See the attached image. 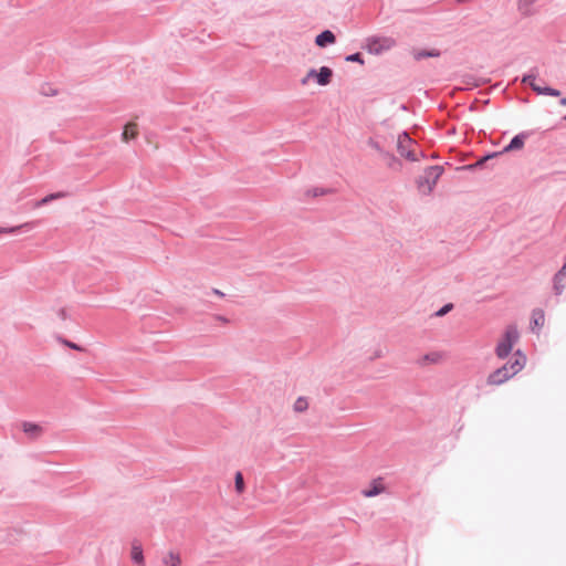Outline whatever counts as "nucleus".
<instances>
[{
	"mask_svg": "<svg viewBox=\"0 0 566 566\" xmlns=\"http://www.w3.org/2000/svg\"><path fill=\"white\" fill-rule=\"evenodd\" d=\"M310 81H311V78H307V75H305V76L301 80V84H302V85H307Z\"/></svg>",
	"mask_w": 566,
	"mask_h": 566,
	"instance_id": "c9c22d12",
	"label": "nucleus"
},
{
	"mask_svg": "<svg viewBox=\"0 0 566 566\" xmlns=\"http://www.w3.org/2000/svg\"><path fill=\"white\" fill-rule=\"evenodd\" d=\"M544 322H545V315H544L543 310H541V308L533 310L532 323L534 324V326L542 327L544 325Z\"/></svg>",
	"mask_w": 566,
	"mask_h": 566,
	"instance_id": "5701e85b",
	"label": "nucleus"
},
{
	"mask_svg": "<svg viewBox=\"0 0 566 566\" xmlns=\"http://www.w3.org/2000/svg\"><path fill=\"white\" fill-rule=\"evenodd\" d=\"M19 428L30 440H36L43 434V427L34 422L22 421Z\"/></svg>",
	"mask_w": 566,
	"mask_h": 566,
	"instance_id": "0eeeda50",
	"label": "nucleus"
},
{
	"mask_svg": "<svg viewBox=\"0 0 566 566\" xmlns=\"http://www.w3.org/2000/svg\"><path fill=\"white\" fill-rule=\"evenodd\" d=\"M564 119L566 120V115L564 116Z\"/></svg>",
	"mask_w": 566,
	"mask_h": 566,
	"instance_id": "37998d69",
	"label": "nucleus"
},
{
	"mask_svg": "<svg viewBox=\"0 0 566 566\" xmlns=\"http://www.w3.org/2000/svg\"><path fill=\"white\" fill-rule=\"evenodd\" d=\"M234 484H235V491L239 494H242L244 492V490H245V485H244L243 475H242L241 472H237L235 473Z\"/></svg>",
	"mask_w": 566,
	"mask_h": 566,
	"instance_id": "a878e982",
	"label": "nucleus"
},
{
	"mask_svg": "<svg viewBox=\"0 0 566 566\" xmlns=\"http://www.w3.org/2000/svg\"><path fill=\"white\" fill-rule=\"evenodd\" d=\"M54 94H55V92L54 93L44 92V95H54Z\"/></svg>",
	"mask_w": 566,
	"mask_h": 566,
	"instance_id": "79ce46f5",
	"label": "nucleus"
},
{
	"mask_svg": "<svg viewBox=\"0 0 566 566\" xmlns=\"http://www.w3.org/2000/svg\"><path fill=\"white\" fill-rule=\"evenodd\" d=\"M415 144V140L409 136L407 132H402L397 138V150L400 156L405 157L409 161H418L419 157L410 148Z\"/></svg>",
	"mask_w": 566,
	"mask_h": 566,
	"instance_id": "20e7f679",
	"label": "nucleus"
},
{
	"mask_svg": "<svg viewBox=\"0 0 566 566\" xmlns=\"http://www.w3.org/2000/svg\"><path fill=\"white\" fill-rule=\"evenodd\" d=\"M385 484L381 478L375 479L370 483V488L365 489L361 491L363 495L365 497H373L376 496L385 491Z\"/></svg>",
	"mask_w": 566,
	"mask_h": 566,
	"instance_id": "9b49d317",
	"label": "nucleus"
},
{
	"mask_svg": "<svg viewBox=\"0 0 566 566\" xmlns=\"http://www.w3.org/2000/svg\"><path fill=\"white\" fill-rule=\"evenodd\" d=\"M461 169L473 171L475 169H479V166H475V163H474V164L465 165Z\"/></svg>",
	"mask_w": 566,
	"mask_h": 566,
	"instance_id": "473e14b6",
	"label": "nucleus"
},
{
	"mask_svg": "<svg viewBox=\"0 0 566 566\" xmlns=\"http://www.w3.org/2000/svg\"><path fill=\"white\" fill-rule=\"evenodd\" d=\"M440 51L439 50H421V51H417L415 54H413V57L417 60V61H420L422 59H427V57H438L440 56Z\"/></svg>",
	"mask_w": 566,
	"mask_h": 566,
	"instance_id": "aec40b11",
	"label": "nucleus"
},
{
	"mask_svg": "<svg viewBox=\"0 0 566 566\" xmlns=\"http://www.w3.org/2000/svg\"><path fill=\"white\" fill-rule=\"evenodd\" d=\"M163 564L165 566H181V556L176 552H168L163 557Z\"/></svg>",
	"mask_w": 566,
	"mask_h": 566,
	"instance_id": "2eb2a0df",
	"label": "nucleus"
},
{
	"mask_svg": "<svg viewBox=\"0 0 566 566\" xmlns=\"http://www.w3.org/2000/svg\"><path fill=\"white\" fill-rule=\"evenodd\" d=\"M520 334L515 326H509L503 335V338L499 342L495 347V354L499 358H506L514 344L518 340Z\"/></svg>",
	"mask_w": 566,
	"mask_h": 566,
	"instance_id": "f03ea898",
	"label": "nucleus"
},
{
	"mask_svg": "<svg viewBox=\"0 0 566 566\" xmlns=\"http://www.w3.org/2000/svg\"><path fill=\"white\" fill-rule=\"evenodd\" d=\"M367 145L375 149L379 156L382 155V153L386 150L382 143H380V135H376L375 137H370L367 140Z\"/></svg>",
	"mask_w": 566,
	"mask_h": 566,
	"instance_id": "412c9836",
	"label": "nucleus"
},
{
	"mask_svg": "<svg viewBox=\"0 0 566 566\" xmlns=\"http://www.w3.org/2000/svg\"><path fill=\"white\" fill-rule=\"evenodd\" d=\"M59 340H60L62 344H64L65 346H67V347L72 348V349H74V350H78V352L84 350V348H83V347H81L80 345H77V344H75V343H73V342H71V340H67V339H65V338H61V337H59Z\"/></svg>",
	"mask_w": 566,
	"mask_h": 566,
	"instance_id": "c756f323",
	"label": "nucleus"
},
{
	"mask_svg": "<svg viewBox=\"0 0 566 566\" xmlns=\"http://www.w3.org/2000/svg\"><path fill=\"white\" fill-rule=\"evenodd\" d=\"M307 408L308 401L305 397H298L293 405V409L295 412H304L307 410Z\"/></svg>",
	"mask_w": 566,
	"mask_h": 566,
	"instance_id": "393cba45",
	"label": "nucleus"
},
{
	"mask_svg": "<svg viewBox=\"0 0 566 566\" xmlns=\"http://www.w3.org/2000/svg\"><path fill=\"white\" fill-rule=\"evenodd\" d=\"M132 559L139 564V565H143L144 564V555H143V549L139 545H136L134 544L133 547H132Z\"/></svg>",
	"mask_w": 566,
	"mask_h": 566,
	"instance_id": "b1692460",
	"label": "nucleus"
},
{
	"mask_svg": "<svg viewBox=\"0 0 566 566\" xmlns=\"http://www.w3.org/2000/svg\"><path fill=\"white\" fill-rule=\"evenodd\" d=\"M566 287V275L559 272L553 277V291L555 295H560Z\"/></svg>",
	"mask_w": 566,
	"mask_h": 566,
	"instance_id": "4468645a",
	"label": "nucleus"
},
{
	"mask_svg": "<svg viewBox=\"0 0 566 566\" xmlns=\"http://www.w3.org/2000/svg\"><path fill=\"white\" fill-rule=\"evenodd\" d=\"M219 321L223 322V323H227L228 322V318L223 317V316H218L217 317Z\"/></svg>",
	"mask_w": 566,
	"mask_h": 566,
	"instance_id": "58836bf2",
	"label": "nucleus"
},
{
	"mask_svg": "<svg viewBox=\"0 0 566 566\" xmlns=\"http://www.w3.org/2000/svg\"><path fill=\"white\" fill-rule=\"evenodd\" d=\"M442 172V166H430L426 168L423 175L420 176L417 181L420 191H422L424 195H429L433 190Z\"/></svg>",
	"mask_w": 566,
	"mask_h": 566,
	"instance_id": "f257e3e1",
	"label": "nucleus"
},
{
	"mask_svg": "<svg viewBox=\"0 0 566 566\" xmlns=\"http://www.w3.org/2000/svg\"><path fill=\"white\" fill-rule=\"evenodd\" d=\"M558 272L566 275V259H565L564 265L562 266V269Z\"/></svg>",
	"mask_w": 566,
	"mask_h": 566,
	"instance_id": "e433bc0d",
	"label": "nucleus"
},
{
	"mask_svg": "<svg viewBox=\"0 0 566 566\" xmlns=\"http://www.w3.org/2000/svg\"><path fill=\"white\" fill-rule=\"evenodd\" d=\"M509 379H511L509 374H506L505 370L500 367L488 376L486 382L491 386H500Z\"/></svg>",
	"mask_w": 566,
	"mask_h": 566,
	"instance_id": "9d476101",
	"label": "nucleus"
},
{
	"mask_svg": "<svg viewBox=\"0 0 566 566\" xmlns=\"http://www.w3.org/2000/svg\"><path fill=\"white\" fill-rule=\"evenodd\" d=\"M387 142V138L386 137H381L380 136V143H382V145L385 146V143Z\"/></svg>",
	"mask_w": 566,
	"mask_h": 566,
	"instance_id": "a19ab883",
	"label": "nucleus"
},
{
	"mask_svg": "<svg viewBox=\"0 0 566 566\" xmlns=\"http://www.w3.org/2000/svg\"><path fill=\"white\" fill-rule=\"evenodd\" d=\"M538 0H518L517 9L522 15L528 17L534 13L533 4Z\"/></svg>",
	"mask_w": 566,
	"mask_h": 566,
	"instance_id": "dca6fc26",
	"label": "nucleus"
},
{
	"mask_svg": "<svg viewBox=\"0 0 566 566\" xmlns=\"http://www.w3.org/2000/svg\"><path fill=\"white\" fill-rule=\"evenodd\" d=\"M396 45L395 39L390 36H370L366 40V49L369 53L378 55Z\"/></svg>",
	"mask_w": 566,
	"mask_h": 566,
	"instance_id": "7ed1b4c3",
	"label": "nucleus"
},
{
	"mask_svg": "<svg viewBox=\"0 0 566 566\" xmlns=\"http://www.w3.org/2000/svg\"><path fill=\"white\" fill-rule=\"evenodd\" d=\"M380 158L384 160L385 165L394 170V171H400L402 168L401 160L396 157L391 151L385 150L382 155H380Z\"/></svg>",
	"mask_w": 566,
	"mask_h": 566,
	"instance_id": "1a4fd4ad",
	"label": "nucleus"
},
{
	"mask_svg": "<svg viewBox=\"0 0 566 566\" xmlns=\"http://www.w3.org/2000/svg\"><path fill=\"white\" fill-rule=\"evenodd\" d=\"M345 60L347 62H357V63H360L363 64L364 63V60H363V56L360 53H354V54H349L345 57Z\"/></svg>",
	"mask_w": 566,
	"mask_h": 566,
	"instance_id": "7c9ffc66",
	"label": "nucleus"
},
{
	"mask_svg": "<svg viewBox=\"0 0 566 566\" xmlns=\"http://www.w3.org/2000/svg\"><path fill=\"white\" fill-rule=\"evenodd\" d=\"M382 357V352L380 349L376 350L374 356L371 357V359H375V358H380Z\"/></svg>",
	"mask_w": 566,
	"mask_h": 566,
	"instance_id": "f704fd0d",
	"label": "nucleus"
},
{
	"mask_svg": "<svg viewBox=\"0 0 566 566\" xmlns=\"http://www.w3.org/2000/svg\"><path fill=\"white\" fill-rule=\"evenodd\" d=\"M331 191H332L331 189H326V188H313V189L307 190L306 195L312 196V197H318V196H324Z\"/></svg>",
	"mask_w": 566,
	"mask_h": 566,
	"instance_id": "cd10ccee",
	"label": "nucleus"
},
{
	"mask_svg": "<svg viewBox=\"0 0 566 566\" xmlns=\"http://www.w3.org/2000/svg\"><path fill=\"white\" fill-rule=\"evenodd\" d=\"M536 80V73H530L523 76L522 82L524 84H528L532 90L538 94V95H547V96H554L557 97L560 95V92L556 88L549 87V86H539L535 83Z\"/></svg>",
	"mask_w": 566,
	"mask_h": 566,
	"instance_id": "39448f33",
	"label": "nucleus"
},
{
	"mask_svg": "<svg viewBox=\"0 0 566 566\" xmlns=\"http://www.w3.org/2000/svg\"><path fill=\"white\" fill-rule=\"evenodd\" d=\"M57 314H59V317L63 321L66 319V317H67L66 311L64 308H61Z\"/></svg>",
	"mask_w": 566,
	"mask_h": 566,
	"instance_id": "72a5a7b5",
	"label": "nucleus"
},
{
	"mask_svg": "<svg viewBox=\"0 0 566 566\" xmlns=\"http://www.w3.org/2000/svg\"><path fill=\"white\" fill-rule=\"evenodd\" d=\"M452 308H453V304L448 303V304L443 305L440 310H438L434 313V316L442 317V316L447 315L450 311H452Z\"/></svg>",
	"mask_w": 566,
	"mask_h": 566,
	"instance_id": "c85d7f7f",
	"label": "nucleus"
},
{
	"mask_svg": "<svg viewBox=\"0 0 566 566\" xmlns=\"http://www.w3.org/2000/svg\"><path fill=\"white\" fill-rule=\"evenodd\" d=\"M560 105L563 106H566V97H563L560 101H559Z\"/></svg>",
	"mask_w": 566,
	"mask_h": 566,
	"instance_id": "ea45409f",
	"label": "nucleus"
},
{
	"mask_svg": "<svg viewBox=\"0 0 566 566\" xmlns=\"http://www.w3.org/2000/svg\"><path fill=\"white\" fill-rule=\"evenodd\" d=\"M137 136V125L135 123H128L122 134V139L128 142Z\"/></svg>",
	"mask_w": 566,
	"mask_h": 566,
	"instance_id": "a211bd4d",
	"label": "nucleus"
},
{
	"mask_svg": "<svg viewBox=\"0 0 566 566\" xmlns=\"http://www.w3.org/2000/svg\"><path fill=\"white\" fill-rule=\"evenodd\" d=\"M528 137V133H525V132H522L517 135H515L511 142L509 143V145H506L501 153L504 154V153H510V151H514V150H520L523 148L524 144H525V140L526 138Z\"/></svg>",
	"mask_w": 566,
	"mask_h": 566,
	"instance_id": "6e6552de",
	"label": "nucleus"
},
{
	"mask_svg": "<svg viewBox=\"0 0 566 566\" xmlns=\"http://www.w3.org/2000/svg\"><path fill=\"white\" fill-rule=\"evenodd\" d=\"M500 155H501L500 151L488 154V155L481 157L478 161H475V166H479V168H482L488 160L495 158Z\"/></svg>",
	"mask_w": 566,
	"mask_h": 566,
	"instance_id": "bb28decb",
	"label": "nucleus"
},
{
	"mask_svg": "<svg viewBox=\"0 0 566 566\" xmlns=\"http://www.w3.org/2000/svg\"><path fill=\"white\" fill-rule=\"evenodd\" d=\"M333 74L334 73L331 67L322 66L318 70L315 81L317 82L318 85L326 86L332 82Z\"/></svg>",
	"mask_w": 566,
	"mask_h": 566,
	"instance_id": "ddd939ff",
	"label": "nucleus"
},
{
	"mask_svg": "<svg viewBox=\"0 0 566 566\" xmlns=\"http://www.w3.org/2000/svg\"><path fill=\"white\" fill-rule=\"evenodd\" d=\"M336 42V36L335 34L329 31V30H325L323 32H321L316 38H315V44L319 48H325L329 44H334Z\"/></svg>",
	"mask_w": 566,
	"mask_h": 566,
	"instance_id": "f8f14e48",
	"label": "nucleus"
},
{
	"mask_svg": "<svg viewBox=\"0 0 566 566\" xmlns=\"http://www.w3.org/2000/svg\"><path fill=\"white\" fill-rule=\"evenodd\" d=\"M66 196L65 192H62V191H59V192H54V193H50L46 197L42 198L41 200L36 201L34 203V207L35 208H39V207H42L55 199H60V198H64Z\"/></svg>",
	"mask_w": 566,
	"mask_h": 566,
	"instance_id": "6ab92c4d",
	"label": "nucleus"
},
{
	"mask_svg": "<svg viewBox=\"0 0 566 566\" xmlns=\"http://www.w3.org/2000/svg\"><path fill=\"white\" fill-rule=\"evenodd\" d=\"M317 73H318V70L311 69V70L306 73L307 78L315 80V78H316Z\"/></svg>",
	"mask_w": 566,
	"mask_h": 566,
	"instance_id": "2f4dec72",
	"label": "nucleus"
},
{
	"mask_svg": "<svg viewBox=\"0 0 566 566\" xmlns=\"http://www.w3.org/2000/svg\"><path fill=\"white\" fill-rule=\"evenodd\" d=\"M35 224H36V222L31 221V222H25L23 224L17 226V227L0 228V233H15L20 230L30 231L35 227Z\"/></svg>",
	"mask_w": 566,
	"mask_h": 566,
	"instance_id": "f3484780",
	"label": "nucleus"
},
{
	"mask_svg": "<svg viewBox=\"0 0 566 566\" xmlns=\"http://www.w3.org/2000/svg\"><path fill=\"white\" fill-rule=\"evenodd\" d=\"M525 363V355H523L521 350H517L514 353L513 358L509 360L506 364H504L502 368L505 370L506 374H509V377L512 378L524 368Z\"/></svg>",
	"mask_w": 566,
	"mask_h": 566,
	"instance_id": "423d86ee",
	"label": "nucleus"
},
{
	"mask_svg": "<svg viewBox=\"0 0 566 566\" xmlns=\"http://www.w3.org/2000/svg\"><path fill=\"white\" fill-rule=\"evenodd\" d=\"M441 359H442V354L441 353L432 352V353L426 354L421 358L420 364H422V365H426V364H438Z\"/></svg>",
	"mask_w": 566,
	"mask_h": 566,
	"instance_id": "4be33fe9",
	"label": "nucleus"
},
{
	"mask_svg": "<svg viewBox=\"0 0 566 566\" xmlns=\"http://www.w3.org/2000/svg\"><path fill=\"white\" fill-rule=\"evenodd\" d=\"M213 293L219 295V296H223L224 295L221 291H219L217 289L213 290Z\"/></svg>",
	"mask_w": 566,
	"mask_h": 566,
	"instance_id": "4c0bfd02",
	"label": "nucleus"
}]
</instances>
